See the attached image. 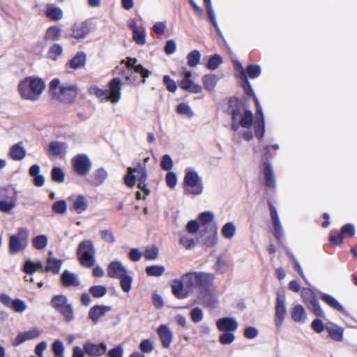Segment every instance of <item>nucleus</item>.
<instances>
[{
    "label": "nucleus",
    "mask_w": 357,
    "mask_h": 357,
    "mask_svg": "<svg viewBox=\"0 0 357 357\" xmlns=\"http://www.w3.org/2000/svg\"><path fill=\"white\" fill-rule=\"evenodd\" d=\"M165 271V267L162 265H152L146 267L145 272L149 276L160 277Z\"/></svg>",
    "instance_id": "58836bf2"
},
{
    "label": "nucleus",
    "mask_w": 357,
    "mask_h": 357,
    "mask_svg": "<svg viewBox=\"0 0 357 357\" xmlns=\"http://www.w3.org/2000/svg\"><path fill=\"white\" fill-rule=\"evenodd\" d=\"M52 306L59 312H73V307L64 295L54 296L51 301Z\"/></svg>",
    "instance_id": "f8f14e48"
},
{
    "label": "nucleus",
    "mask_w": 357,
    "mask_h": 357,
    "mask_svg": "<svg viewBox=\"0 0 357 357\" xmlns=\"http://www.w3.org/2000/svg\"><path fill=\"white\" fill-rule=\"evenodd\" d=\"M135 72L130 69L123 70L121 74L125 77L127 82L130 84H135L137 82L138 77L135 75Z\"/></svg>",
    "instance_id": "13d9d810"
},
{
    "label": "nucleus",
    "mask_w": 357,
    "mask_h": 357,
    "mask_svg": "<svg viewBox=\"0 0 357 357\" xmlns=\"http://www.w3.org/2000/svg\"><path fill=\"white\" fill-rule=\"evenodd\" d=\"M214 215L211 211H204L199 215V220L202 225H206L213 221Z\"/></svg>",
    "instance_id": "0e129e2a"
},
{
    "label": "nucleus",
    "mask_w": 357,
    "mask_h": 357,
    "mask_svg": "<svg viewBox=\"0 0 357 357\" xmlns=\"http://www.w3.org/2000/svg\"><path fill=\"white\" fill-rule=\"evenodd\" d=\"M179 243L188 250L193 248L195 245V240L186 234L181 235Z\"/></svg>",
    "instance_id": "6e6d98bb"
},
{
    "label": "nucleus",
    "mask_w": 357,
    "mask_h": 357,
    "mask_svg": "<svg viewBox=\"0 0 357 357\" xmlns=\"http://www.w3.org/2000/svg\"><path fill=\"white\" fill-rule=\"evenodd\" d=\"M107 275L111 278H120L128 273L120 261L116 260L112 261L107 266Z\"/></svg>",
    "instance_id": "f3484780"
},
{
    "label": "nucleus",
    "mask_w": 357,
    "mask_h": 357,
    "mask_svg": "<svg viewBox=\"0 0 357 357\" xmlns=\"http://www.w3.org/2000/svg\"><path fill=\"white\" fill-rule=\"evenodd\" d=\"M107 176V172L103 167H100L93 172L90 178L88 179V182L93 186H100L105 182Z\"/></svg>",
    "instance_id": "5701e85b"
},
{
    "label": "nucleus",
    "mask_w": 357,
    "mask_h": 357,
    "mask_svg": "<svg viewBox=\"0 0 357 357\" xmlns=\"http://www.w3.org/2000/svg\"><path fill=\"white\" fill-rule=\"evenodd\" d=\"M234 68H235V70L237 73V77H238V79H240V80H242L247 77L245 70L242 63L239 61H238V60L235 61Z\"/></svg>",
    "instance_id": "69168bd1"
},
{
    "label": "nucleus",
    "mask_w": 357,
    "mask_h": 357,
    "mask_svg": "<svg viewBox=\"0 0 357 357\" xmlns=\"http://www.w3.org/2000/svg\"><path fill=\"white\" fill-rule=\"evenodd\" d=\"M92 162L86 154H78L72 159V166L79 176H86L92 168Z\"/></svg>",
    "instance_id": "0eeeda50"
},
{
    "label": "nucleus",
    "mask_w": 357,
    "mask_h": 357,
    "mask_svg": "<svg viewBox=\"0 0 357 357\" xmlns=\"http://www.w3.org/2000/svg\"><path fill=\"white\" fill-rule=\"evenodd\" d=\"M180 87L192 93H200L202 92V86L195 83L192 79H182L179 84Z\"/></svg>",
    "instance_id": "c85d7f7f"
},
{
    "label": "nucleus",
    "mask_w": 357,
    "mask_h": 357,
    "mask_svg": "<svg viewBox=\"0 0 357 357\" xmlns=\"http://www.w3.org/2000/svg\"><path fill=\"white\" fill-rule=\"evenodd\" d=\"M166 182L167 186L171 188L174 189L177 183V176L176 174L173 172H168L166 174Z\"/></svg>",
    "instance_id": "680f3d73"
},
{
    "label": "nucleus",
    "mask_w": 357,
    "mask_h": 357,
    "mask_svg": "<svg viewBox=\"0 0 357 357\" xmlns=\"http://www.w3.org/2000/svg\"><path fill=\"white\" fill-rule=\"evenodd\" d=\"M183 182L186 195H199L203 192L204 185L202 178L194 169H186Z\"/></svg>",
    "instance_id": "39448f33"
},
{
    "label": "nucleus",
    "mask_w": 357,
    "mask_h": 357,
    "mask_svg": "<svg viewBox=\"0 0 357 357\" xmlns=\"http://www.w3.org/2000/svg\"><path fill=\"white\" fill-rule=\"evenodd\" d=\"M215 277L212 273L193 271L183 274L180 279L174 280L171 286L172 292L178 299H184L199 288H207L211 286Z\"/></svg>",
    "instance_id": "f257e3e1"
},
{
    "label": "nucleus",
    "mask_w": 357,
    "mask_h": 357,
    "mask_svg": "<svg viewBox=\"0 0 357 357\" xmlns=\"http://www.w3.org/2000/svg\"><path fill=\"white\" fill-rule=\"evenodd\" d=\"M301 296L312 312H323L318 299L310 288L301 289Z\"/></svg>",
    "instance_id": "1a4fd4ad"
},
{
    "label": "nucleus",
    "mask_w": 357,
    "mask_h": 357,
    "mask_svg": "<svg viewBox=\"0 0 357 357\" xmlns=\"http://www.w3.org/2000/svg\"><path fill=\"white\" fill-rule=\"evenodd\" d=\"M17 199L16 192L15 191L9 200H0V211L9 213L16 206Z\"/></svg>",
    "instance_id": "473e14b6"
},
{
    "label": "nucleus",
    "mask_w": 357,
    "mask_h": 357,
    "mask_svg": "<svg viewBox=\"0 0 357 357\" xmlns=\"http://www.w3.org/2000/svg\"><path fill=\"white\" fill-rule=\"evenodd\" d=\"M137 59L136 58L128 57L126 59V64L128 69L133 70L136 73L140 74L142 79V82H146V79L151 75V71L144 68L142 64H137Z\"/></svg>",
    "instance_id": "dca6fc26"
},
{
    "label": "nucleus",
    "mask_w": 357,
    "mask_h": 357,
    "mask_svg": "<svg viewBox=\"0 0 357 357\" xmlns=\"http://www.w3.org/2000/svg\"><path fill=\"white\" fill-rule=\"evenodd\" d=\"M206 12L207 15L210 21L211 22L213 26L215 29L216 31L218 33V34H221L220 28L218 26L217 20H216V15L215 13V11L213 10V6H210L206 7Z\"/></svg>",
    "instance_id": "864d4df0"
},
{
    "label": "nucleus",
    "mask_w": 357,
    "mask_h": 357,
    "mask_svg": "<svg viewBox=\"0 0 357 357\" xmlns=\"http://www.w3.org/2000/svg\"><path fill=\"white\" fill-rule=\"evenodd\" d=\"M216 325L218 328L222 332H234L238 328V326L236 319L231 317L219 319Z\"/></svg>",
    "instance_id": "6ab92c4d"
},
{
    "label": "nucleus",
    "mask_w": 357,
    "mask_h": 357,
    "mask_svg": "<svg viewBox=\"0 0 357 357\" xmlns=\"http://www.w3.org/2000/svg\"><path fill=\"white\" fill-rule=\"evenodd\" d=\"M236 228L231 222L225 224L221 229L222 235L227 239L231 238L236 234Z\"/></svg>",
    "instance_id": "79ce46f5"
},
{
    "label": "nucleus",
    "mask_w": 357,
    "mask_h": 357,
    "mask_svg": "<svg viewBox=\"0 0 357 357\" xmlns=\"http://www.w3.org/2000/svg\"><path fill=\"white\" fill-rule=\"evenodd\" d=\"M49 255H52V251L49 252ZM62 266V261L56 258L49 257L47 259L46 272H52L54 274H58Z\"/></svg>",
    "instance_id": "bb28decb"
},
{
    "label": "nucleus",
    "mask_w": 357,
    "mask_h": 357,
    "mask_svg": "<svg viewBox=\"0 0 357 357\" xmlns=\"http://www.w3.org/2000/svg\"><path fill=\"white\" fill-rule=\"evenodd\" d=\"M218 82V77L214 74L205 75L202 77V83L204 89L208 92H212L215 89Z\"/></svg>",
    "instance_id": "72a5a7b5"
},
{
    "label": "nucleus",
    "mask_w": 357,
    "mask_h": 357,
    "mask_svg": "<svg viewBox=\"0 0 357 357\" xmlns=\"http://www.w3.org/2000/svg\"><path fill=\"white\" fill-rule=\"evenodd\" d=\"M176 112L181 115H185L189 118L194 116V112L191 107L185 102L180 103L176 107Z\"/></svg>",
    "instance_id": "8fccbe9b"
},
{
    "label": "nucleus",
    "mask_w": 357,
    "mask_h": 357,
    "mask_svg": "<svg viewBox=\"0 0 357 357\" xmlns=\"http://www.w3.org/2000/svg\"><path fill=\"white\" fill-rule=\"evenodd\" d=\"M144 256L146 259L154 260L158 258V248L157 247H151L145 250Z\"/></svg>",
    "instance_id": "e2e57ef3"
},
{
    "label": "nucleus",
    "mask_w": 357,
    "mask_h": 357,
    "mask_svg": "<svg viewBox=\"0 0 357 357\" xmlns=\"http://www.w3.org/2000/svg\"><path fill=\"white\" fill-rule=\"evenodd\" d=\"M262 172L264 177V183L266 187L271 189H275L276 188V181L273 169L270 162L266 161L263 162Z\"/></svg>",
    "instance_id": "2eb2a0df"
},
{
    "label": "nucleus",
    "mask_w": 357,
    "mask_h": 357,
    "mask_svg": "<svg viewBox=\"0 0 357 357\" xmlns=\"http://www.w3.org/2000/svg\"><path fill=\"white\" fill-rule=\"evenodd\" d=\"M77 255L82 266H93L96 262V249L93 241L89 239L81 241L77 249Z\"/></svg>",
    "instance_id": "20e7f679"
},
{
    "label": "nucleus",
    "mask_w": 357,
    "mask_h": 357,
    "mask_svg": "<svg viewBox=\"0 0 357 357\" xmlns=\"http://www.w3.org/2000/svg\"><path fill=\"white\" fill-rule=\"evenodd\" d=\"M86 61V54L84 52H78L68 61V66L72 69H78L84 67Z\"/></svg>",
    "instance_id": "393cba45"
},
{
    "label": "nucleus",
    "mask_w": 357,
    "mask_h": 357,
    "mask_svg": "<svg viewBox=\"0 0 357 357\" xmlns=\"http://www.w3.org/2000/svg\"><path fill=\"white\" fill-rule=\"evenodd\" d=\"M40 333L41 331L38 328L20 333L13 340V345L17 347L26 341L36 339L40 335Z\"/></svg>",
    "instance_id": "a211bd4d"
},
{
    "label": "nucleus",
    "mask_w": 357,
    "mask_h": 357,
    "mask_svg": "<svg viewBox=\"0 0 357 357\" xmlns=\"http://www.w3.org/2000/svg\"><path fill=\"white\" fill-rule=\"evenodd\" d=\"M256 137L259 139L264 138L265 135V121H253Z\"/></svg>",
    "instance_id": "de8ad7c7"
},
{
    "label": "nucleus",
    "mask_w": 357,
    "mask_h": 357,
    "mask_svg": "<svg viewBox=\"0 0 357 357\" xmlns=\"http://www.w3.org/2000/svg\"><path fill=\"white\" fill-rule=\"evenodd\" d=\"M201 56L202 54L199 50H194L191 51L187 55L188 65L192 68L196 67L199 63Z\"/></svg>",
    "instance_id": "ea45409f"
},
{
    "label": "nucleus",
    "mask_w": 357,
    "mask_h": 357,
    "mask_svg": "<svg viewBox=\"0 0 357 357\" xmlns=\"http://www.w3.org/2000/svg\"><path fill=\"white\" fill-rule=\"evenodd\" d=\"M101 237L106 243H114L115 237L112 231L108 229H102L100 231Z\"/></svg>",
    "instance_id": "338daca9"
},
{
    "label": "nucleus",
    "mask_w": 357,
    "mask_h": 357,
    "mask_svg": "<svg viewBox=\"0 0 357 357\" xmlns=\"http://www.w3.org/2000/svg\"><path fill=\"white\" fill-rule=\"evenodd\" d=\"M198 299L200 303L209 310L215 309L218 305L216 296L208 287L198 293Z\"/></svg>",
    "instance_id": "9b49d317"
},
{
    "label": "nucleus",
    "mask_w": 357,
    "mask_h": 357,
    "mask_svg": "<svg viewBox=\"0 0 357 357\" xmlns=\"http://www.w3.org/2000/svg\"><path fill=\"white\" fill-rule=\"evenodd\" d=\"M321 299L326 303L328 306L333 308L334 310L344 312V310L341 303L333 296L322 293L321 294Z\"/></svg>",
    "instance_id": "c756f323"
},
{
    "label": "nucleus",
    "mask_w": 357,
    "mask_h": 357,
    "mask_svg": "<svg viewBox=\"0 0 357 357\" xmlns=\"http://www.w3.org/2000/svg\"><path fill=\"white\" fill-rule=\"evenodd\" d=\"M163 82L169 91L174 93L176 91L177 85L175 81L173 79H172L170 76L165 75L163 77Z\"/></svg>",
    "instance_id": "052dcab7"
},
{
    "label": "nucleus",
    "mask_w": 357,
    "mask_h": 357,
    "mask_svg": "<svg viewBox=\"0 0 357 357\" xmlns=\"http://www.w3.org/2000/svg\"><path fill=\"white\" fill-rule=\"evenodd\" d=\"M88 201L83 195H79L73 202L71 210H74L77 213L81 214L87 209Z\"/></svg>",
    "instance_id": "7c9ffc66"
},
{
    "label": "nucleus",
    "mask_w": 357,
    "mask_h": 357,
    "mask_svg": "<svg viewBox=\"0 0 357 357\" xmlns=\"http://www.w3.org/2000/svg\"><path fill=\"white\" fill-rule=\"evenodd\" d=\"M29 231L24 227H20L17 232L9 238V252L14 255L26 248L29 245Z\"/></svg>",
    "instance_id": "423d86ee"
},
{
    "label": "nucleus",
    "mask_w": 357,
    "mask_h": 357,
    "mask_svg": "<svg viewBox=\"0 0 357 357\" xmlns=\"http://www.w3.org/2000/svg\"><path fill=\"white\" fill-rule=\"evenodd\" d=\"M228 110L234 121L240 120V125L244 128H250L253 124V113L245 109L244 102L240 99L233 97L229 101Z\"/></svg>",
    "instance_id": "7ed1b4c3"
},
{
    "label": "nucleus",
    "mask_w": 357,
    "mask_h": 357,
    "mask_svg": "<svg viewBox=\"0 0 357 357\" xmlns=\"http://www.w3.org/2000/svg\"><path fill=\"white\" fill-rule=\"evenodd\" d=\"M52 209L55 213L64 214L67 211L66 202L63 199L55 202L52 206Z\"/></svg>",
    "instance_id": "603ef678"
},
{
    "label": "nucleus",
    "mask_w": 357,
    "mask_h": 357,
    "mask_svg": "<svg viewBox=\"0 0 357 357\" xmlns=\"http://www.w3.org/2000/svg\"><path fill=\"white\" fill-rule=\"evenodd\" d=\"M89 291L94 298H99L106 295L107 289L102 285H93L89 288Z\"/></svg>",
    "instance_id": "37998d69"
},
{
    "label": "nucleus",
    "mask_w": 357,
    "mask_h": 357,
    "mask_svg": "<svg viewBox=\"0 0 357 357\" xmlns=\"http://www.w3.org/2000/svg\"><path fill=\"white\" fill-rule=\"evenodd\" d=\"M65 144L59 142H52L49 144V151L50 154L54 156L59 155L63 148H65Z\"/></svg>",
    "instance_id": "49530a36"
},
{
    "label": "nucleus",
    "mask_w": 357,
    "mask_h": 357,
    "mask_svg": "<svg viewBox=\"0 0 357 357\" xmlns=\"http://www.w3.org/2000/svg\"><path fill=\"white\" fill-rule=\"evenodd\" d=\"M235 340L233 332H225L220 336L219 341L222 344H229Z\"/></svg>",
    "instance_id": "bf43d9fd"
},
{
    "label": "nucleus",
    "mask_w": 357,
    "mask_h": 357,
    "mask_svg": "<svg viewBox=\"0 0 357 357\" xmlns=\"http://www.w3.org/2000/svg\"><path fill=\"white\" fill-rule=\"evenodd\" d=\"M61 36V29L57 26H50L45 32L44 39L45 40H59Z\"/></svg>",
    "instance_id": "f704fd0d"
},
{
    "label": "nucleus",
    "mask_w": 357,
    "mask_h": 357,
    "mask_svg": "<svg viewBox=\"0 0 357 357\" xmlns=\"http://www.w3.org/2000/svg\"><path fill=\"white\" fill-rule=\"evenodd\" d=\"M45 15L52 21H59L63 17L61 8L53 4H48L45 10Z\"/></svg>",
    "instance_id": "cd10ccee"
},
{
    "label": "nucleus",
    "mask_w": 357,
    "mask_h": 357,
    "mask_svg": "<svg viewBox=\"0 0 357 357\" xmlns=\"http://www.w3.org/2000/svg\"><path fill=\"white\" fill-rule=\"evenodd\" d=\"M109 89L107 100H110L112 103H117L121 97L122 82L119 77L112 79L108 84Z\"/></svg>",
    "instance_id": "9d476101"
},
{
    "label": "nucleus",
    "mask_w": 357,
    "mask_h": 357,
    "mask_svg": "<svg viewBox=\"0 0 357 357\" xmlns=\"http://www.w3.org/2000/svg\"><path fill=\"white\" fill-rule=\"evenodd\" d=\"M0 302L5 306L10 307L17 312H21L26 309L25 302L20 298L12 299L10 296L2 294L0 295Z\"/></svg>",
    "instance_id": "ddd939ff"
},
{
    "label": "nucleus",
    "mask_w": 357,
    "mask_h": 357,
    "mask_svg": "<svg viewBox=\"0 0 357 357\" xmlns=\"http://www.w3.org/2000/svg\"><path fill=\"white\" fill-rule=\"evenodd\" d=\"M247 77L251 79L257 78L261 73V68L257 64H250L246 67Z\"/></svg>",
    "instance_id": "c03bdc74"
},
{
    "label": "nucleus",
    "mask_w": 357,
    "mask_h": 357,
    "mask_svg": "<svg viewBox=\"0 0 357 357\" xmlns=\"http://www.w3.org/2000/svg\"><path fill=\"white\" fill-rule=\"evenodd\" d=\"M48 243V238L45 234L36 236L32 239L33 247L38 250L45 249Z\"/></svg>",
    "instance_id": "c9c22d12"
},
{
    "label": "nucleus",
    "mask_w": 357,
    "mask_h": 357,
    "mask_svg": "<svg viewBox=\"0 0 357 357\" xmlns=\"http://www.w3.org/2000/svg\"><path fill=\"white\" fill-rule=\"evenodd\" d=\"M222 57L218 54H215L209 57L206 66L210 70H215L220 64L222 63Z\"/></svg>",
    "instance_id": "4c0bfd02"
},
{
    "label": "nucleus",
    "mask_w": 357,
    "mask_h": 357,
    "mask_svg": "<svg viewBox=\"0 0 357 357\" xmlns=\"http://www.w3.org/2000/svg\"><path fill=\"white\" fill-rule=\"evenodd\" d=\"M36 271V269L35 263L31 259L26 260L23 266V271L26 274L31 275Z\"/></svg>",
    "instance_id": "774afa93"
},
{
    "label": "nucleus",
    "mask_w": 357,
    "mask_h": 357,
    "mask_svg": "<svg viewBox=\"0 0 357 357\" xmlns=\"http://www.w3.org/2000/svg\"><path fill=\"white\" fill-rule=\"evenodd\" d=\"M49 92L53 99L71 103L77 98L78 89L73 84H61L59 79L54 78L50 83Z\"/></svg>",
    "instance_id": "f03ea898"
},
{
    "label": "nucleus",
    "mask_w": 357,
    "mask_h": 357,
    "mask_svg": "<svg viewBox=\"0 0 357 357\" xmlns=\"http://www.w3.org/2000/svg\"><path fill=\"white\" fill-rule=\"evenodd\" d=\"M161 168L165 171L169 172L173 167V160L168 154L164 155L160 162Z\"/></svg>",
    "instance_id": "4d7b16f0"
},
{
    "label": "nucleus",
    "mask_w": 357,
    "mask_h": 357,
    "mask_svg": "<svg viewBox=\"0 0 357 357\" xmlns=\"http://www.w3.org/2000/svg\"><path fill=\"white\" fill-rule=\"evenodd\" d=\"M210 230L208 235H206V231H200L201 236L203 237L202 244L208 248L214 246L218 242L217 227H211Z\"/></svg>",
    "instance_id": "4be33fe9"
},
{
    "label": "nucleus",
    "mask_w": 357,
    "mask_h": 357,
    "mask_svg": "<svg viewBox=\"0 0 357 357\" xmlns=\"http://www.w3.org/2000/svg\"><path fill=\"white\" fill-rule=\"evenodd\" d=\"M26 150L23 146L22 142H19L10 146L8 155L13 160L20 161L26 156Z\"/></svg>",
    "instance_id": "b1692460"
},
{
    "label": "nucleus",
    "mask_w": 357,
    "mask_h": 357,
    "mask_svg": "<svg viewBox=\"0 0 357 357\" xmlns=\"http://www.w3.org/2000/svg\"><path fill=\"white\" fill-rule=\"evenodd\" d=\"M51 176L53 181L63 183L65 181V173L61 167H53L51 171Z\"/></svg>",
    "instance_id": "a18cd8bd"
},
{
    "label": "nucleus",
    "mask_w": 357,
    "mask_h": 357,
    "mask_svg": "<svg viewBox=\"0 0 357 357\" xmlns=\"http://www.w3.org/2000/svg\"><path fill=\"white\" fill-rule=\"evenodd\" d=\"M61 281L65 287L78 286L79 281L75 274L65 270L61 275Z\"/></svg>",
    "instance_id": "2f4dec72"
},
{
    "label": "nucleus",
    "mask_w": 357,
    "mask_h": 357,
    "mask_svg": "<svg viewBox=\"0 0 357 357\" xmlns=\"http://www.w3.org/2000/svg\"><path fill=\"white\" fill-rule=\"evenodd\" d=\"M29 84L31 86V92L36 94V100H38L39 96L43 93L45 88V84L44 81L38 77H26L22 80V88L24 86Z\"/></svg>",
    "instance_id": "4468645a"
},
{
    "label": "nucleus",
    "mask_w": 357,
    "mask_h": 357,
    "mask_svg": "<svg viewBox=\"0 0 357 357\" xmlns=\"http://www.w3.org/2000/svg\"><path fill=\"white\" fill-rule=\"evenodd\" d=\"M158 334L162 342V345L165 348H167L172 342V333L169 327L165 324L160 325L158 330Z\"/></svg>",
    "instance_id": "412c9836"
},
{
    "label": "nucleus",
    "mask_w": 357,
    "mask_h": 357,
    "mask_svg": "<svg viewBox=\"0 0 357 357\" xmlns=\"http://www.w3.org/2000/svg\"><path fill=\"white\" fill-rule=\"evenodd\" d=\"M119 279L121 280L120 285L122 290L126 293L130 291L132 283V276L129 275L127 273L123 277H121Z\"/></svg>",
    "instance_id": "09e8293b"
},
{
    "label": "nucleus",
    "mask_w": 357,
    "mask_h": 357,
    "mask_svg": "<svg viewBox=\"0 0 357 357\" xmlns=\"http://www.w3.org/2000/svg\"><path fill=\"white\" fill-rule=\"evenodd\" d=\"M52 348L54 357H65V348L63 342L61 340H55L52 344Z\"/></svg>",
    "instance_id": "3c124183"
},
{
    "label": "nucleus",
    "mask_w": 357,
    "mask_h": 357,
    "mask_svg": "<svg viewBox=\"0 0 357 357\" xmlns=\"http://www.w3.org/2000/svg\"><path fill=\"white\" fill-rule=\"evenodd\" d=\"M130 28L132 29L133 40L139 45H144L146 37L143 31H140L135 24H131Z\"/></svg>",
    "instance_id": "a19ab883"
},
{
    "label": "nucleus",
    "mask_w": 357,
    "mask_h": 357,
    "mask_svg": "<svg viewBox=\"0 0 357 357\" xmlns=\"http://www.w3.org/2000/svg\"><path fill=\"white\" fill-rule=\"evenodd\" d=\"M107 346L104 343L96 344L91 342L84 345V355L87 354L91 356H100L105 353Z\"/></svg>",
    "instance_id": "aec40b11"
},
{
    "label": "nucleus",
    "mask_w": 357,
    "mask_h": 357,
    "mask_svg": "<svg viewBox=\"0 0 357 357\" xmlns=\"http://www.w3.org/2000/svg\"><path fill=\"white\" fill-rule=\"evenodd\" d=\"M326 329L334 341L340 342L343 340L344 330L341 326L331 323L326 326Z\"/></svg>",
    "instance_id": "a878e982"
},
{
    "label": "nucleus",
    "mask_w": 357,
    "mask_h": 357,
    "mask_svg": "<svg viewBox=\"0 0 357 357\" xmlns=\"http://www.w3.org/2000/svg\"><path fill=\"white\" fill-rule=\"evenodd\" d=\"M63 52V47L60 44H54L49 49V56L53 60H56L57 57Z\"/></svg>",
    "instance_id": "5fc2aeb1"
},
{
    "label": "nucleus",
    "mask_w": 357,
    "mask_h": 357,
    "mask_svg": "<svg viewBox=\"0 0 357 357\" xmlns=\"http://www.w3.org/2000/svg\"><path fill=\"white\" fill-rule=\"evenodd\" d=\"M22 81H21L18 85V90L22 98L30 100H36V94L31 92V86L27 84V86H24L22 88Z\"/></svg>",
    "instance_id": "e433bc0d"
},
{
    "label": "nucleus",
    "mask_w": 357,
    "mask_h": 357,
    "mask_svg": "<svg viewBox=\"0 0 357 357\" xmlns=\"http://www.w3.org/2000/svg\"><path fill=\"white\" fill-rule=\"evenodd\" d=\"M70 36L76 40H82L88 36L91 31L90 24L86 21L74 23L70 28Z\"/></svg>",
    "instance_id": "6e6552de"
}]
</instances>
